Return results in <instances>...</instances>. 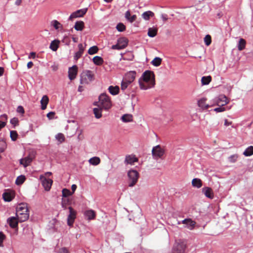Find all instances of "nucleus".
<instances>
[{
    "mask_svg": "<svg viewBox=\"0 0 253 253\" xmlns=\"http://www.w3.org/2000/svg\"><path fill=\"white\" fill-rule=\"evenodd\" d=\"M17 211L20 215L18 216V219L20 222H24L29 218V213L27 203H20L17 208Z\"/></svg>",
    "mask_w": 253,
    "mask_h": 253,
    "instance_id": "1",
    "label": "nucleus"
},
{
    "mask_svg": "<svg viewBox=\"0 0 253 253\" xmlns=\"http://www.w3.org/2000/svg\"><path fill=\"white\" fill-rule=\"evenodd\" d=\"M141 81H143L147 83L151 86H154L155 84V75L153 72L150 70H146L139 78Z\"/></svg>",
    "mask_w": 253,
    "mask_h": 253,
    "instance_id": "2",
    "label": "nucleus"
},
{
    "mask_svg": "<svg viewBox=\"0 0 253 253\" xmlns=\"http://www.w3.org/2000/svg\"><path fill=\"white\" fill-rule=\"evenodd\" d=\"M94 79V75L90 70L83 71L80 75V84H88Z\"/></svg>",
    "mask_w": 253,
    "mask_h": 253,
    "instance_id": "3",
    "label": "nucleus"
},
{
    "mask_svg": "<svg viewBox=\"0 0 253 253\" xmlns=\"http://www.w3.org/2000/svg\"><path fill=\"white\" fill-rule=\"evenodd\" d=\"M99 102L103 109L108 110L112 107L110 97L105 93L101 94L99 97Z\"/></svg>",
    "mask_w": 253,
    "mask_h": 253,
    "instance_id": "4",
    "label": "nucleus"
},
{
    "mask_svg": "<svg viewBox=\"0 0 253 253\" xmlns=\"http://www.w3.org/2000/svg\"><path fill=\"white\" fill-rule=\"evenodd\" d=\"M127 176L130 181L128 183V186H134L137 183L139 176L138 172L136 170L131 169L128 171Z\"/></svg>",
    "mask_w": 253,
    "mask_h": 253,
    "instance_id": "5",
    "label": "nucleus"
},
{
    "mask_svg": "<svg viewBox=\"0 0 253 253\" xmlns=\"http://www.w3.org/2000/svg\"><path fill=\"white\" fill-rule=\"evenodd\" d=\"M186 248V246L185 243L179 241L175 243L171 251L176 253H184Z\"/></svg>",
    "mask_w": 253,
    "mask_h": 253,
    "instance_id": "6",
    "label": "nucleus"
},
{
    "mask_svg": "<svg viewBox=\"0 0 253 253\" xmlns=\"http://www.w3.org/2000/svg\"><path fill=\"white\" fill-rule=\"evenodd\" d=\"M69 214L67 217V225L69 226H72L76 218V211L71 207L68 208Z\"/></svg>",
    "mask_w": 253,
    "mask_h": 253,
    "instance_id": "7",
    "label": "nucleus"
},
{
    "mask_svg": "<svg viewBox=\"0 0 253 253\" xmlns=\"http://www.w3.org/2000/svg\"><path fill=\"white\" fill-rule=\"evenodd\" d=\"M87 8H84L76 10L71 13L68 20H72L73 18L83 17L87 12Z\"/></svg>",
    "mask_w": 253,
    "mask_h": 253,
    "instance_id": "8",
    "label": "nucleus"
},
{
    "mask_svg": "<svg viewBox=\"0 0 253 253\" xmlns=\"http://www.w3.org/2000/svg\"><path fill=\"white\" fill-rule=\"evenodd\" d=\"M152 154L155 158H161L164 154V150L160 145H158L153 148Z\"/></svg>",
    "mask_w": 253,
    "mask_h": 253,
    "instance_id": "9",
    "label": "nucleus"
},
{
    "mask_svg": "<svg viewBox=\"0 0 253 253\" xmlns=\"http://www.w3.org/2000/svg\"><path fill=\"white\" fill-rule=\"evenodd\" d=\"M14 198V193L13 191L8 189L5 191L2 194V198L5 202H9Z\"/></svg>",
    "mask_w": 253,
    "mask_h": 253,
    "instance_id": "10",
    "label": "nucleus"
},
{
    "mask_svg": "<svg viewBox=\"0 0 253 253\" xmlns=\"http://www.w3.org/2000/svg\"><path fill=\"white\" fill-rule=\"evenodd\" d=\"M77 71L78 66L76 65H74L72 67L69 68L68 77L71 81H72L75 79L77 74Z\"/></svg>",
    "mask_w": 253,
    "mask_h": 253,
    "instance_id": "11",
    "label": "nucleus"
},
{
    "mask_svg": "<svg viewBox=\"0 0 253 253\" xmlns=\"http://www.w3.org/2000/svg\"><path fill=\"white\" fill-rule=\"evenodd\" d=\"M136 72L135 71H130L126 73L124 77V80L127 83L131 84L133 82L135 78Z\"/></svg>",
    "mask_w": 253,
    "mask_h": 253,
    "instance_id": "12",
    "label": "nucleus"
},
{
    "mask_svg": "<svg viewBox=\"0 0 253 253\" xmlns=\"http://www.w3.org/2000/svg\"><path fill=\"white\" fill-rule=\"evenodd\" d=\"M79 51L75 52L74 56V59L76 61L82 56L85 47L83 46L82 43L78 44Z\"/></svg>",
    "mask_w": 253,
    "mask_h": 253,
    "instance_id": "13",
    "label": "nucleus"
},
{
    "mask_svg": "<svg viewBox=\"0 0 253 253\" xmlns=\"http://www.w3.org/2000/svg\"><path fill=\"white\" fill-rule=\"evenodd\" d=\"M7 222L11 228L13 229L17 228L18 222L17 219L15 217L11 216L8 218L7 219Z\"/></svg>",
    "mask_w": 253,
    "mask_h": 253,
    "instance_id": "14",
    "label": "nucleus"
},
{
    "mask_svg": "<svg viewBox=\"0 0 253 253\" xmlns=\"http://www.w3.org/2000/svg\"><path fill=\"white\" fill-rule=\"evenodd\" d=\"M216 103L218 106H224L228 103L227 98L224 95H220L216 99Z\"/></svg>",
    "mask_w": 253,
    "mask_h": 253,
    "instance_id": "15",
    "label": "nucleus"
},
{
    "mask_svg": "<svg viewBox=\"0 0 253 253\" xmlns=\"http://www.w3.org/2000/svg\"><path fill=\"white\" fill-rule=\"evenodd\" d=\"M52 180L50 179L44 178L42 181V185L45 191H49L52 184Z\"/></svg>",
    "mask_w": 253,
    "mask_h": 253,
    "instance_id": "16",
    "label": "nucleus"
},
{
    "mask_svg": "<svg viewBox=\"0 0 253 253\" xmlns=\"http://www.w3.org/2000/svg\"><path fill=\"white\" fill-rule=\"evenodd\" d=\"M202 192L206 197L211 199L213 198V193L211 188L209 187H204L202 189Z\"/></svg>",
    "mask_w": 253,
    "mask_h": 253,
    "instance_id": "17",
    "label": "nucleus"
},
{
    "mask_svg": "<svg viewBox=\"0 0 253 253\" xmlns=\"http://www.w3.org/2000/svg\"><path fill=\"white\" fill-rule=\"evenodd\" d=\"M84 216L88 220H91L95 218L96 214L92 210L86 211L84 213Z\"/></svg>",
    "mask_w": 253,
    "mask_h": 253,
    "instance_id": "18",
    "label": "nucleus"
},
{
    "mask_svg": "<svg viewBox=\"0 0 253 253\" xmlns=\"http://www.w3.org/2000/svg\"><path fill=\"white\" fill-rule=\"evenodd\" d=\"M138 161L137 158L135 156L127 155L126 156L125 163L127 164H133L134 162Z\"/></svg>",
    "mask_w": 253,
    "mask_h": 253,
    "instance_id": "19",
    "label": "nucleus"
},
{
    "mask_svg": "<svg viewBox=\"0 0 253 253\" xmlns=\"http://www.w3.org/2000/svg\"><path fill=\"white\" fill-rule=\"evenodd\" d=\"M109 92L112 95H116L119 94L120 92V87L119 86L110 85L108 88Z\"/></svg>",
    "mask_w": 253,
    "mask_h": 253,
    "instance_id": "20",
    "label": "nucleus"
},
{
    "mask_svg": "<svg viewBox=\"0 0 253 253\" xmlns=\"http://www.w3.org/2000/svg\"><path fill=\"white\" fill-rule=\"evenodd\" d=\"M49 99L47 95H43L41 100V109L43 110L46 108L47 105L48 103Z\"/></svg>",
    "mask_w": 253,
    "mask_h": 253,
    "instance_id": "21",
    "label": "nucleus"
},
{
    "mask_svg": "<svg viewBox=\"0 0 253 253\" xmlns=\"http://www.w3.org/2000/svg\"><path fill=\"white\" fill-rule=\"evenodd\" d=\"M117 42L124 49L127 46L128 40L125 37H121L118 39Z\"/></svg>",
    "mask_w": 253,
    "mask_h": 253,
    "instance_id": "22",
    "label": "nucleus"
},
{
    "mask_svg": "<svg viewBox=\"0 0 253 253\" xmlns=\"http://www.w3.org/2000/svg\"><path fill=\"white\" fill-rule=\"evenodd\" d=\"M126 19L130 23L134 22L136 19V15H131L129 10H127L125 15Z\"/></svg>",
    "mask_w": 253,
    "mask_h": 253,
    "instance_id": "23",
    "label": "nucleus"
},
{
    "mask_svg": "<svg viewBox=\"0 0 253 253\" xmlns=\"http://www.w3.org/2000/svg\"><path fill=\"white\" fill-rule=\"evenodd\" d=\"M84 27V23L83 21H77L76 22L74 28L76 31H82Z\"/></svg>",
    "mask_w": 253,
    "mask_h": 253,
    "instance_id": "24",
    "label": "nucleus"
},
{
    "mask_svg": "<svg viewBox=\"0 0 253 253\" xmlns=\"http://www.w3.org/2000/svg\"><path fill=\"white\" fill-rule=\"evenodd\" d=\"M192 185L194 187L200 188L202 186V181L200 178H194L192 181Z\"/></svg>",
    "mask_w": 253,
    "mask_h": 253,
    "instance_id": "25",
    "label": "nucleus"
},
{
    "mask_svg": "<svg viewBox=\"0 0 253 253\" xmlns=\"http://www.w3.org/2000/svg\"><path fill=\"white\" fill-rule=\"evenodd\" d=\"M59 41L58 40H54L52 41L49 46L50 49L53 51H56L59 47Z\"/></svg>",
    "mask_w": 253,
    "mask_h": 253,
    "instance_id": "26",
    "label": "nucleus"
},
{
    "mask_svg": "<svg viewBox=\"0 0 253 253\" xmlns=\"http://www.w3.org/2000/svg\"><path fill=\"white\" fill-rule=\"evenodd\" d=\"M121 120L124 123L130 122L132 121V116L130 114H126L121 117Z\"/></svg>",
    "mask_w": 253,
    "mask_h": 253,
    "instance_id": "27",
    "label": "nucleus"
},
{
    "mask_svg": "<svg viewBox=\"0 0 253 253\" xmlns=\"http://www.w3.org/2000/svg\"><path fill=\"white\" fill-rule=\"evenodd\" d=\"M206 98H203L200 99L198 101V106L203 109H208L210 106L208 104H206Z\"/></svg>",
    "mask_w": 253,
    "mask_h": 253,
    "instance_id": "28",
    "label": "nucleus"
},
{
    "mask_svg": "<svg viewBox=\"0 0 253 253\" xmlns=\"http://www.w3.org/2000/svg\"><path fill=\"white\" fill-rule=\"evenodd\" d=\"M93 63L96 65H101L103 63L104 61L101 56H95L92 59Z\"/></svg>",
    "mask_w": 253,
    "mask_h": 253,
    "instance_id": "29",
    "label": "nucleus"
},
{
    "mask_svg": "<svg viewBox=\"0 0 253 253\" xmlns=\"http://www.w3.org/2000/svg\"><path fill=\"white\" fill-rule=\"evenodd\" d=\"M243 155L246 157H250L253 155V146H250L248 147L244 152Z\"/></svg>",
    "mask_w": 253,
    "mask_h": 253,
    "instance_id": "30",
    "label": "nucleus"
},
{
    "mask_svg": "<svg viewBox=\"0 0 253 253\" xmlns=\"http://www.w3.org/2000/svg\"><path fill=\"white\" fill-rule=\"evenodd\" d=\"M157 31L156 28H149L148 30V36L150 38H154L157 35Z\"/></svg>",
    "mask_w": 253,
    "mask_h": 253,
    "instance_id": "31",
    "label": "nucleus"
},
{
    "mask_svg": "<svg viewBox=\"0 0 253 253\" xmlns=\"http://www.w3.org/2000/svg\"><path fill=\"white\" fill-rule=\"evenodd\" d=\"M211 81V77L210 76H203L201 79V84L203 85H208Z\"/></svg>",
    "mask_w": 253,
    "mask_h": 253,
    "instance_id": "32",
    "label": "nucleus"
},
{
    "mask_svg": "<svg viewBox=\"0 0 253 253\" xmlns=\"http://www.w3.org/2000/svg\"><path fill=\"white\" fill-rule=\"evenodd\" d=\"M246 43V42L244 39L242 38L240 39L237 45L239 50L241 51L243 50L245 48Z\"/></svg>",
    "mask_w": 253,
    "mask_h": 253,
    "instance_id": "33",
    "label": "nucleus"
},
{
    "mask_svg": "<svg viewBox=\"0 0 253 253\" xmlns=\"http://www.w3.org/2000/svg\"><path fill=\"white\" fill-rule=\"evenodd\" d=\"M88 162L90 165H92L93 166H96L100 163V159L99 157H93L92 158H91L89 160Z\"/></svg>",
    "mask_w": 253,
    "mask_h": 253,
    "instance_id": "34",
    "label": "nucleus"
},
{
    "mask_svg": "<svg viewBox=\"0 0 253 253\" xmlns=\"http://www.w3.org/2000/svg\"><path fill=\"white\" fill-rule=\"evenodd\" d=\"M162 60V59L160 57H156L151 61V63L155 67H158L161 65Z\"/></svg>",
    "mask_w": 253,
    "mask_h": 253,
    "instance_id": "35",
    "label": "nucleus"
},
{
    "mask_svg": "<svg viewBox=\"0 0 253 253\" xmlns=\"http://www.w3.org/2000/svg\"><path fill=\"white\" fill-rule=\"evenodd\" d=\"M154 15V13L151 11H147L143 13L142 17L144 19L148 20L150 19V17L153 16Z\"/></svg>",
    "mask_w": 253,
    "mask_h": 253,
    "instance_id": "36",
    "label": "nucleus"
},
{
    "mask_svg": "<svg viewBox=\"0 0 253 253\" xmlns=\"http://www.w3.org/2000/svg\"><path fill=\"white\" fill-rule=\"evenodd\" d=\"M102 109L99 108H93V112L94 114L95 117L96 119H99L102 117Z\"/></svg>",
    "mask_w": 253,
    "mask_h": 253,
    "instance_id": "37",
    "label": "nucleus"
},
{
    "mask_svg": "<svg viewBox=\"0 0 253 253\" xmlns=\"http://www.w3.org/2000/svg\"><path fill=\"white\" fill-rule=\"evenodd\" d=\"M25 180V176L23 175H20L17 177L15 180V184L17 185H21L24 182Z\"/></svg>",
    "mask_w": 253,
    "mask_h": 253,
    "instance_id": "38",
    "label": "nucleus"
},
{
    "mask_svg": "<svg viewBox=\"0 0 253 253\" xmlns=\"http://www.w3.org/2000/svg\"><path fill=\"white\" fill-rule=\"evenodd\" d=\"M195 224L196 222L191 218H189L186 225H185V227L189 230H193L195 227Z\"/></svg>",
    "mask_w": 253,
    "mask_h": 253,
    "instance_id": "39",
    "label": "nucleus"
},
{
    "mask_svg": "<svg viewBox=\"0 0 253 253\" xmlns=\"http://www.w3.org/2000/svg\"><path fill=\"white\" fill-rule=\"evenodd\" d=\"M138 83L141 89L146 90L148 88H150L153 87L151 86V85H149V84L148 85H146L144 83H142V81H141V79H139Z\"/></svg>",
    "mask_w": 253,
    "mask_h": 253,
    "instance_id": "40",
    "label": "nucleus"
},
{
    "mask_svg": "<svg viewBox=\"0 0 253 253\" xmlns=\"http://www.w3.org/2000/svg\"><path fill=\"white\" fill-rule=\"evenodd\" d=\"M62 194L63 197L67 198L69 196L72 195L73 194V192H71L70 190L67 188H63L62 190Z\"/></svg>",
    "mask_w": 253,
    "mask_h": 253,
    "instance_id": "41",
    "label": "nucleus"
},
{
    "mask_svg": "<svg viewBox=\"0 0 253 253\" xmlns=\"http://www.w3.org/2000/svg\"><path fill=\"white\" fill-rule=\"evenodd\" d=\"M98 48L97 46L94 45L90 47L88 50V53L90 55H93L96 53L98 52Z\"/></svg>",
    "mask_w": 253,
    "mask_h": 253,
    "instance_id": "42",
    "label": "nucleus"
},
{
    "mask_svg": "<svg viewBox=\"0 0 253 253\" xmlns=\"http://www.w3.org/2000/svg\"><path fill=\"white\" fill-rule=\"evenodd\" d=\"M24 165H23V167L24 168L27 167L28 165L30 164V163L32 162L33 159L30 156H27L24 158Z\"/></svg>",
    "mask_w": 253,
    "mask_h": 253,
    "instance_id": "43",
    "label": "nucleus"
},
{
    "mask_svg": "<svg viewBox=\"0 0 253 253\" xmlns=\"http://www.w3.org/2000/svg\"><path fill=\"white\" fill-rule=\"evenodd\" d=\"M10 137L12 141H16L18 137V133L17 131L16 130H10Z\"/></svg>",
    "mask_w": 253,
    "mask_h": 253,
    "instance_id": "44",
    "label": "nucleus"
},
{
    "mask_svg": "<svg viewBox=\"0 0 253 253\" xmlns=\"http://www.w3.org/2000/svg\"><path fill=\"white\" fill-rule=\"evenodd\" d=\"M6 143L3 139L0 140V152H3L6 148Z\"/></svg>",
    "mask_w": 253,
    "mask_h": 253,
    "instance_id": "45",
    "label": "nucleus"
},
{
    "mask_svg": "<svg viewBox=\"0 0 253 253\" xmlns=\"http://www.w3.org/2000/svg\"><path fill=\"white\" fill-rule=\"evenodd\" d=\"M117 30L120 32H124L126 30V26L121 22L119 23L116 26Z\"/></svg>",
    "mask_w": 253,
    "mask_h": 253,
    "instance_id": "46",
    "label": "nucleus"
},
{
    "mask_svg": "<svg viewBox=\"0 0 253 253\" xmlns=\"http://www.w3.org/2000/svg\"><path fill=\"white\" fill-rule=\"evenodd\" d=\"M205 44L207 46H209L211 44V36L210 35H207L204 39Z\"/></svg>",
    "mask_w": 253,
    "mask_h": 253,
    "instance_id": "47",
    "label": "nucleus"
},
{
    "mask_svg": "<svg viewBox=\"0 0 253 253\" xmlns=\"http://www.w3.org/2000/svg\"><path fill=\"white\" fill-rule=\"evenodd\" d=\"M70 201L69 199H62L61 202V206L64 210H66L67 208V205L69 204Z\"/></svg>",
    "mask_w": 253,
    "mask_h": 253,
    "instance_id": "48",
    "label": "nucleus"
},
{
    "mask_svg": "<svg viewBox=\"0 0 253 253\" xmlns=\"http://www.w3.org/2000/svg\"><path fill=\"white\" fill-rule=\"evenodd\" d=\"M55 138L60 143H62L65 140V137L63 134L61 133L57 134L55 136Z\"/></svg>",
    "mask_w": 253,
    "mask_h": 253,
    "instance_id": "49",
    "label": "nucleus"
},
{
    "mask_svg": "<svg viewBox=\"0 0 253 253\" xmlns=\"http://www.w3.org/2000/svg\"><path fill=\"white\" fill-rule=\"evenodd\" d=\"M238 157L237 154L231 155L228 157V161L232 163H235L237 161Z\"/></svg>",
    "mask_w": 253,
    "mask_h": 253,
    "instance_id": "50",
    "label": "nucleus"
},
{
    "mask_svg": "<svg viewBox=\"0 0 253 253\" xmlns=\"http://www.w3.org/2000/svg\"><path fill=\"white\" fill-rule=\"evenodd\" d=\"M130 84L127 83V82L123 79L121 83V89L123 90H125L127 87L128 84Z\"/></svg>",
    "mask_w": 253,
    "mask_h": 253,
    "instance_id": "51",
    "label": "nucleus"
},
{
    "mask_svg": "<svg viewBox=\"0 0 253 253\" xmlns=\"http://www.w3.org/2000/svg\"><path fill=\"white\" fill-rule=\"evenodd\" d=\"M51 25L56 29L58 30L59 28L60 23L57 20H54L51 22Z\"/></svg>",
    "mask_w": 253,
    "mask_h": 253,
    "instance_id": "52",
    "label": "nucleus"
},
{
    "mask_svg": "<svg viewBox=\"0 0 253 253\" xmlns=\"http://www.w3.org/2000/svg\"><path fill=\"white\" fill-rule=\"evenodd\" d=\"M10 123L15 127L18 125V119L17 118L14 117L10 120Z\"/></svg>",
    "mask_w": 253,
    "mask_h": 253,
    "instance_id": "53",
    "label": "nucleus"
},
{
    "mask_svg": "<svg viewBox=\"0 0 253 253\" xmlns=\"http://www.w3.org/2000/svg\"><path fill=\"white\" fill-rule=\"evenodd\" d=\"M111 48L112 49H117V50H121L123 49V47L121 46V45L118 43V42L116 44H114L112 46Z\"/></svg>",
    "mask_w": 253,
    "mask_h": 253,
    "instance_id": "54",
    "label": "nucleus"
},
{
    "mask_svg": "<svg viewBox=\"0 0 253 253\" xmlns=\"http://www.w3.org/2000/svg\"><path fill=\"white\" fill-rule=\"evenodd\" d=\"M16 111L21 114H24L25 113V110L23 107L21 105H19L17 107Z\"/></svg>",
    "mask_w": 253,
    "mask_h": 253,
    "instance_id": "55",
    "label": "nucleus"
},
{
    "mask_svg": "<svg viewBox=\"0 0 253 253\" xmlns=\"http://www.w3.org/2000/svg\"><path fill=\"white\" fill-rule=\"evenodd\" d=\"M223 106L220 105L219 107L215 108L214 109V111L216 112H222L225 110V108L223 107Z\"/></svg>",
    "mask_w": 253,
    "mask_h": 253,
    "instance_id": "56",
    "label": "nucleus"
},
{
    "mask_svg": "<svg viewBox=\"0 0 253 253\" xmlns=\"http://www.w3.org/2000/svg\"><path fill=\"white\" fill-rule=\"evenodd\" d=\"M55 115V113L54 112H49L46 115V117L48 119L51 120L54 118V116Z\"/></svg>",
    "mask_w": 253,
    "mask_h": 253,
    "instance_id": "57",
    "label": "nucleus"
},
{
    "mask_svg": "<svg viewBox=\"0 0 253 253\" xmlns=\"http://www.w3.org/2000/svg\"><path fill=\"white\" fill-rule=\"evenodd\" d=\"M36 57V53L35 52H31L28 56L29 59H35Z\"/></svg>",
    "mask_w": 253,
    "mask_h": 253,
    "instance_id": "58",
    "label": "nucleus"
},
{
    "mask_svg": "<svg viewBox=\"0 0 253 253\" xmlns=\"http://www.w3.org/2000/svg\"><path fill=\"white\" fill-rule=\"evenodd\" d=\"M59 253H69V251L66 248L63 247L60 250Z\"/></svg>",
    "mask_w": 253,
    "mask_h": 253,
    "instance_id": "59",
    "label": "nucleus"
},
{
    "mask_svg": "<svg viewBox=\"0 0 253 253\" xmlns=\"http://www.w3.org/2000/svg\"><path fill=\"white\" fill-rule=\"evenodd\" d=\"M5 238V236L2 231H0V240L3 241Z\"/></svg>",
    "mask_w": 253,
    "mask_h": 253,
    "instance_id": "60",
    "label": "nucleus"
},
{
    "mask_svg": "<svg viewBox=\"0 0 253 253\" xmlns=\"http://www.w3.org/2000/svg\"><path fill=\"white\" fill-rule=\"evenodd\" d=\"M0 118L2 120L6 121L7 120V116L6 114H3L0 115Z\"/></svg>",
    "mask_w": 253,
    "mask_h": 253,
    "instance_id": "61",
    "label": "nucleus"
},
{
    "mask_svg": "<svg viewBox=\"0 0 253 253\" xmlns=\"http://www.w3.org/2000/svg\"><path fill=\"white\" fill-rule=\"evenodd\" d=\"M6 125V122L4 121H0V130L3 127H4Z\"/></svg>",
    "mask_w": 253,
    "mask_h": 253,
    "instance_id": "62",
    "label": "nucleus"
},
{
    "mask_svg": "<svg viewBox=\"0 0 253 253\" xmlns=\"http://www.w3.org/2000/svg\"><path fill=\"white\" fill-rule=\"evenodd\" d=\"M161 18L163 21H166L168 19V15L166 14H162Z\"/></svg>",
    "mask_w": 253,
    "mask_h": 253,
    "instance_id": "63",
    "label": "nucleus"
},
{
    "mask_svg": "<svg viewBox=\"0 0 253 253\" xmlns=\"http://www.w3.org/2000/svg\"><path fill=\"white\" fill-rule=\"evenodd\" d=\"M77 188V186L76 184H74L72 185V186H71L72 192H73V194L75 192Z\"/></svg>",
    "mask_w": 253,
    "mask_h": 253,
    "instance_id": "64",
    "label": "nucleus"
}]
</instances>
